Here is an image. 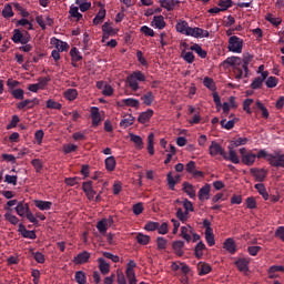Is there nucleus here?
<instances>
[{
  "mask_svg": "<svg viewBox=\"0 0 284 284\" xmlns=\"http://www.w3.org/2000/svg\"><path fill=\"white\" fill-rule=\"evenodd\" d=\"M252 59H254V55L250 53H244L243 59L233 55L226 58L224 63L226 65H230L233 70V73L235 74L236 81H241L243 79V72H244V79H247L250 77V63H252Z\"/></svg>",
  "mask_w": 284,
  "mask_h": 284,
  "instance_id": "obj_1",
  "label": "nucleus"
},
{
  "mask_svg": "<svg viewBox=\"0 0 284 284\" xmlns=\"http://www.w3.org/2000/svg\"><path fill=\"white\" fill-rule=\"evenodd\" d=\"M258 159H265L271 168H283L284 169V153L275 151L273 154L267 153L264 149L258 151Z\"/></svg>",
  "mask_w": 284,
  "mask_h": 284,
  "instance_id": "obj_2",
  "label": "nucleus"
},
{
  "mask_svg": "<svg viewBox=\"0 0 284 284\" xmlns=\"http://www.w3.org/2000/svg\"><path fill=\"white\" fill-rule=\"evenodd\" d=\"M143 81H145V74H143L141 71H135L126 77V83L133 92L139 90V82Z\"/></svg>",
  "mask_w": 284,
  "mask_h": 284,
  "instance_id": "obj_3",
  "label": "nucleus"
},
{
  "mask_svg": "<svg viewBox=\"0 0 284 284\" xmlns=\"http://www.w3.org/2000/svg\"><path fill=\"white\" fill-rule=\"evenodd\" d=\"M229 52H234L235 54H241L243 52V39L237 36H232L229 38Z\"/></svg>",
  "mask_w": 284,
  "mask_h": 284,
  "instance_id": "obj_4",
  "label": "nucleus"
},
{
  "mask_svg": "<svg viewBox=\"0 0 284 284\" xmlns=\"http://www.w3.org/2000/svg\"><path fill=\"white\" fill-rule=\"evenodd\" d=\"M240 154L242 158V163L248 168H252V165L256 163V159H258V152L257 154H254L252 151H247L245 148L240 149Z\"/></svg>",
  "mask_w": 284,
  "mask_h": 284,
  "instance_id": "obj_5",
  "label": "nucleus"
},
{
  "mask_svg": "<svg viewBox=\"0 0 284 284\" xmlns=\"http://www.w3.org/2000/svg\"><path fill=\"white\" fill-rule=\"evenodd\" d=\"M31 39L32 37H30V32L26 31L23 34L21 30L14 29L11 41H13V43H21L22 45H26V43H30Z\"/></svg>",
  "mask_w": 284,
  "mask_h": 284,
  "instance_id": "obj_6",
  "label": "nucleus"
},
{
  "mask_svg": "<svg viewBox=\"0 0 284 284\" xmlns=\"http://www.w3.org/2000/svg\"><path fill=\"white\" fill-rule=\"evenodd\" d=\"M186 37H193L194 39H207L210 37V31L203 30L199 27H189V31L186 32Z\"/></svg>",
  "mask_w": 284,
  "mask_h": 284,
  "instance_id": "obj_7",
  "label": "nucleus"
},
{
  "mask_svg": "<svg viewBox=\"0 0 284 284\" xmlns=\"http://www.w3.org/2000/svg\"><path fill=\"white\" fill-rule=\"evenodd\" d=\"M209 152L212 156H222L223 159H227V152L225 149L221 146L216 141H212L209 148Z\"/></svg>",
  "mask_w": 284,
  "mask_h": 284,
  "instance_id": "obj_8",
  "label": "nucleus"
},
{
  "mask_svg": "<svg viewBox=\"0 0 284 284\" xmlns=\"http://www.w3.org/2000/svg\"><path fill=\"white\" fill-rule=\"evenodd\" d=\"M250 172L252 176H254L255 181H258L260 183H263V181L267 179V171L265 169L252 168L250 169Z\"/></svg>",
  "mask_w": 284,
  "mask_h": 284,
  "instance_id": "obj_9",
  "label": "nucleus"
},
{
  "mask_svg": "<svg viewBox=\"0 0 284 284\" xmlns=\"http://www.w3.org/2000/svg\"><path fill=\"white\" fill-rule=\"evenodd\" d=\"M119 108H135L139 109L141 103L139 102L138 99L134 98H128V99H122L118 102Z\"/></svg>",
  "mask_w": 284,
  "mask_h": 284,
  "instance_id": "obj_10",
  "label": "nucleus"
},
{
  "mask_svg": "<svg viewBox=\"0 0 284 284\" xmlns=\"http://www.w3.org/2000/svg\"><path fill=\"white\" fill-rule=\"evenodd\" d=\"M18 232H20L23 239H31V241H34V239H37V233L34 231H29L28 229H26V225H23V223L19 224Z\"/></svg>",
  "mask_w": 284,
  "mask_h": 284,
  "instance_id": "obj_11",
  "label": "nucleus"
},
{
  "mask_svg": "<svg viewBox=\"0 0 284 284\" xmlns=\"http://www.w3.org/2000/svg\"><path fill=\"white\" fill-rule=\"evenodd\" d=\"M212 186L210 184H205L202 186L197 193L199 201H210V192Z\"/></svg>",
  "mask_w": 284,
  "mask_h": 284,
  "instance_id": "obj_12",
  "label": "nucleus"
},
{
  "mask_svg": "<svg viewBox=\"0 0 284 284\" xmlns=\"http://www.w3.org/2000/svg\"><path fill=\"white\" fill-rule=\"evenodd\" d=\"M175 30L180 34H184L185 37H187V32L190 31V24L185 20H179L175 24Z\"/></svg>",
  "mask_w": 284,
  "mask_h": 284,
  "instance_id": "obj_13",
  "label": "nucleus"
},
{
  "mask_svg": "<svg viewBox=\"0 0 284 284\" xmlns=\"http://www.w3.org/2000/svg\"><path fill=\"white\" fill-rule=\"evenodd\" d=\"M159 3L161 8H164L168 12H172L179 6V0H160Z\"/></svg>",
  "mask_w": 284,
  "mask_h": 284,
  "instance_id": "obj_14",
  "label": "nucleus"
},
{
  "mask_svg": "<svg viewBox=\"0 0 284 284\" xmlns=\"http://www.w3.org/2000/svg\"><path fill=\"white\" fill-rule=\"evenodd\" d=\"M88 261H90V253L83 251L74 257L73 263H75V265H83V263H88Z\"/></svg>",
  "mask_w": 284,
  "mask_h": 284,
  "instance_id": "obj_15",
  "label": "nucleus"
},
{
  "mask_svg": "<svg viewBox=\"0 0 284 284\" xmlns=\"http://www.w3.org/2000/svg\"><path fill=\"white\" fill-rule=\"evenodd\" d=\"M91 119H92V125L97 128L101 123V112H99L98 106L91 108Z\"/></svg>",
  "mask_w": 284,
  "mask_h": 284,
  "instance_id": "obj_16",
  "label": "nucleus"
},
{
  "mask_svg": "<svg viewBox=\"0 0 284 284\" xmlns=\"http://www.w3.org/2000/svg\"><path fill=\"white\" fill-rule=\"evenodd\" d=\"M99 6L101 7V9L99 10V12L97 13V16L93 19V26L101 24V22L104 21V19H105V14H106L105 7H103L101 4V2H99Z\"/></svg>",
  "mask_w": 284,
  "mask_h": 284,
  "instance_id": "obj_17",
  "label": "nucleus"
},
{
  "mask_svg": "<svg viewBox=\"0 0 284 284\" xmlns=\"http://www.w3.org/2000/svg\"><path fill=\"white\" fill-rule=\"evenodd\" d=\"M183 192L190 196V199H196V189H194V185H192L189 182H183Z\"/></svg>",
  "mask_w": 284,
  "mask_h": 284,
  "instance_id": "obj_18",
  "label": "nucleus"
},
{
  "mask_svg": "<svg viewBox=\"0 0 284 284\" xmlns=\"http://www.w3.org/2000/svg\"><path fill=\"white\" fill-rule=\"evenodd\" d=\"M153 115H154V110L149 109L139 115L138 121L139 123L145 124L150 121V119H152Z\"/></svg>",
  "mask_w": 284,
  "mask_h": 284,
  "instance_id": "obj_19",
  "label": "nucleus"
},
{
  "mask_svg": "<svg viewBox=\"0 0 284 284\" xmlns=\"http://www.w3.org/2000/svg\"><path fill=\"white\" fill-rule=\"evenodd\" d=\"M153 28H156L158 30H163L165 28V18L163 16H154L152 20Z\"/></svg>",
  "mask_w": 284,
  "mask_h": 284,
  "instance_id": "obj_20",
  "label": "nucleus"
},
{
  "mask_svg": "<svg viewBox=\"0 0 284 284\" xmlns=\"http://www.w3.org/2000/svg\"><path fill=\"white\" fill-rule=\"evenodd\" d=\"M199 276H205L212 272V266L205 262L197 264Z\"/></svg>",
  "mask_w": 284,
  "mask_h": 284,
  "instance_id": "obj_21",
  "label": "nucleus"
},
{
  "mask_svg": "<svg viewBox=\"0 0 284 284\" xmlns=\"http://www.w3.org/2000/svg\"><path fill=\"white\" fill-rule=\"evenodd\" d=\"M235 265L240 272H248L250 271V261L247 258H240L235 262Z\"/></svg>",
  "mask_w": 284,
  "mask_h": 284,
  "instance_id": "obj_22",
  "label": "nucleus"
},
{
  "mask_svg": "<svg viewBox=\"0 0 284 284\" xmlns=\"http://www.w3.org/2000/svg\"><path fill=\"white\" fill-rule=\"evenodd\" d=\"M34 205L36 207H38V210H41L42 212L52 209V202L50 201L36 200Z\"/></svg>",
  "mask_w": 284,
  "mask_h": 284,
  "instance_id": "obj_23",
  "label": "nucleus"
},
{
  "mask_svg": "<svg viewBox=\"0 0 284 284\" xmlns=\"http://www.w3.org/2000/svg\"><path fill=\"white\" fill-rule=\"evenodd\" d=\"M192 234H193V229L192 226H182L181 227V236L182 239H184V241H186L187 243H190L192 241Z\"/></svg>",
  "mask_w": 284,
  "mask_h": 284,
  "instance_id": "obj_24",
  "label": "nucleus"
},
{
  "mask_svg": "<svg viewBox=\"0 0 284 284\" xmlns=\"http://www.w3.org/2000/svg\"><path fill=\"white\" fill-rule=\"evenodd\" d=\"M255 190H257L258 194L264 199V201H270V193H267V189L265 184L257 183L254 185Z\"/></svg>",
  "mask_w": 284,
  "mask_h": 284,
  "instance_id": "obj_25",
  "label": "nucleus"
},
{
  "mask_svg": "<svg viewBox=\"0 0 284 284\" xmlns=\"http://www.w3.org/2000/svg\"><path fill=\"white\" fill-rule=\"evenodd\" d=\"M172 247H173L176 256H183V254H184L183 247H185V242H183V241H174L172 243Z\"/></svg>",
  "mask_w": 284,
  "mask_h": 284,
  "instance_id": "obj_26",
  "label": "nucleus"
},
{
  "mask_svg": "<svg viewBox=\"0 0 284 284\" xmlns=\"http://www.w3.org/2000/svg\"><path fill=\"white\" fill-rule=\"evenodd\" d=\"M224 250L226 252H230V254H236V243H234V240L232 237H229L224 242Z\"/></svg>",
  "mask_w": 284,
  "mask_h": 284,
  "instance_id": "obj_27",
  "label": "nucleus"
},
{
  "mask_svg": "<svg viewBox=\"0 0 284 284\" xmlns=\"http://www.w3.org/2000/svg\"><path fill=\"white\" fill-rule=\"evenodd\" d=\"M104 163L105 170H108V172H114V170L116 169V159L113 155L106 158Z\"/></svg>",
  "mask_w": 284,
  "mask_h": 284,
  "instance_id": "obj_28",
  "label": "nucleus"
},
{
  "mask_svg": "<svg viewBox=\"0 0 284 284\" xmlns=\"http://www.w3.org/2000/svg\"><path fill=\"white\" fill-rule=\"evenodd\" d=\"M98 263H99V270H100L101 274H104V275L110 274V264H108V262H105V258L99 257Z\"/></svg>",
  "mask_w": 284,
  "mask_h": 284,
  "instance_id": "obj_29",
  "label": "nucleus"
},
{
  "mask_svg": "<svg viewBox=\"0 0 284 284\" xmlns=\"http://www.w3.org/2000/svg\"><path fill=\"white\" fill-rule=\"evenodd\" d=\"M130 141H132L136 148V150H143V139L140 135L134 133H130Z\"/></svg>",
  "mask_w": 284,
  "mask_h": 284,
  "instance_id": "obj_30",
  "label": "nucleus"
},
{
  "mask_svg": "<svg viewBox=\"0 0 284 284\" xmlns=\"http://www.w3.org/2000/svg\"><path fill=\"white\" fill-rule=\"evenodd\" d=\"M190 50L195 52L201 59H205L207 57V51L203 50V48L197 43L191 45Z\"/></svg>",
  "mask_w": 284,
  "mask_h": 284,
  "instance_id": "obj_31",
  "label": "nucleus"
},
{
  "mask_svg": "<svg viewBox=\"0 0 284 284\" xmlns=\"http://www.w3.org/2000/svg\"><path fill=\"white\" fill-rule=\"evenodd\" d=\"M224 161H231V163H234L237 165V163H241V159H239V155L236 154V151L230 150L229 155L226 153V158H224Z\"/></svg>",
  "mask_w": 284,
  "mask_h": 284,
  "instance_id": "obj_32",
  "label": "nucleus"
},
{
  "mask_svg": "<svg viewBox=\"0 0 284 284\" xmlns=\"http://www.w3.org/2000/svg\"><path fill=\"white\" fill-rule=\"evenodd\" d=\"M265 19L268 21V23H271V24L274 26L275 28H278V26H281V23H283V19L276 18V17H274V14H272V13H267V14L265 16Z\"/></svg>",
  "mask_w": 284,
  "mask_h": 284,
  "instance_id": "obj_33",
  "label": "nucleus"
},
{
  "mask_svg": "<svg viewBox=\"0 0 284 284\" xmlns=\"http://www.w3.org/2000/svg\"><path fill=\"white\" fill-rule=\"evenodd\" d=\"M141 101H143L144 105H152V103H154V93H152V91H148L141 97Z\"/></svg>",
  "mask_w": 284,
  "mask_h": 284,
  "instance_id": "obj_34",
  "label": "nucleus"
},
{
  "mask_svg": "<svg viewBox=\"0 0 284 284\" xmlns=\"http://www.w3.org/2000/svg\"><path fill=\"white\" fill-rule=\"evenodd\" d=\"M70 57H71V61L73 62H79L83 60V55H81V52L79 51V49H77V47H73L70 50Z\"/></svg>",
  "mask_w": 284,
  "mask_h": 284,
  "instance_id": "obj_35",
  "label": "nucleus"
},
{
  "mask_svg": "<svg viewBox=\"0 0 284 284\" xmlns=\"http://www.w3.org/2000/svg\"><path fill=\"white\" fill-rule=\"evenodd\" d=\"M30 205L24 204L23 202H19L18 205L16 206V212L19 216H26L28 213V209Z\"/></svg>",
  "mask_w": 284,
  "mask_h": 284,
  "instance_id": "obj_36",
  "label": "nucleus"
},
{
  "mask_svg": "<svg viewBox=\"0 0 284 284\" xmlns=\"http://www.w3.org/2000/svg\"><path fill=\"white\" fill-rule=\"evenodd\" d=\"M55 48L58 52H68V50H70V44H68V42L55 39Z\"/></svg>",
  "mask_w": 284,
  "mask_h": 284,
  "instance_id": "obj_37",
  "label": "nucleus"
},
{
  "mask_svg": "<svg viewBox=\"0 0 284 284\" xmlns=\"http://www.w3.org/2000/svg\"><path fill=\"white\" fill-rule=\"evenodd\" d=\"M69 14L73 19H77V21H81V19H83V14L79 12V7L71 6L69 10Z\"/></svg>",
  "mask_w": 284,
  "mask_h": 284,
  "instance_id": "obj_38",
  "label": "nucleus"
},
{
  "mask_svg": "<svg viewBox=\"0 0 284 284\" xmlns=\"http://www.w3.org/2000/svg\"><path fill=\"white\" fill-rule=\"evenodd\" d=\"M77 97H79V91H77V89H68L64 91V98L68 101H74Z\"/></svg>",
  "mask_w": 284,
  "mask_h": 284,
  "instance_id": "obj_39",
  "label": "nucleus"
},
{
  "mask_svg": "<svg viewBox=\"0 0 284 284\" xmlns=\"http://www.w3.org/2000/svg\"><path fill=\"white\" fill-rule=\"evenodd\" d=\"M130 125H134V116L132 114L126 115V118L122 119L120 122L121 128H130Z\"/></svg>",
  "mask_w": 284,
  "mask_h": 284,
  "instance_id": "obj_40",
  "label": "nucleus"
},
{
  "mask_svg": "<svg viewBox=\"0 0 284 284\" xmlns=\"http://www.w3.org/2000/svg\"><path fill=\"white\" fill-rule=\"evenodd\" d=\"M203 85L207 88V90H211V92H214L216 90V83H214V80L210 77L204 78Z\"/></svg>",
  "mask_w": 284,
  "mask_h": 284,
  "instance_id": "obj_41",
  "label": "nucleus"
},
{
  "mask_svg": "<svg viewBox=\"0 0 284 284\" xmlns=\"http://www.w3.org/2000/svg\"><path fill=\"white\" fill-rule=\"evenodd\" d=\"M148 152L151 156H154V133H150L148 136Z\"/></svg>",
  "mask_w": 284,
  "mask_h": 284,
  "instance_id": "obj_42",
  "label": "nucleus"
},
{
  "mask_svg": "<svg viewBox=\"0 0 284 284\" xmlns=\"http://www.w3.org/2000/svg\"><path fill=\"white\" fill-rule=\"evenodd\" d=\"M74 278L78 284L88 283V277L85 276V273L83 271L75 272Z\"/></svg>",
  "mask_w": 284,
  "mask_h": 284,
  "instance_id": "obj_43",
  "label": "nucleus"
},
{
  "mask_svg": "<svg viewBox=\"0 0 284 284\" xmlns=\"http://www.w3.org/2000/svg\"><path fill=\"white\" fill-rule=\"evenodd\" d=\"M203 250H205V244L203 242H199L194 248L196 258H203Z\"/></svg>",
  "mask_w": 284,
  "mask_h": 284,
  "instance_id": "obj_44",
  "label": "nucleus"
},
{
  "mask_svg": "<svg viewBox=\"0 0 284 284\" xmlns=\"http://www.w3.org/2000/svg\"><path fill=\"white\" fill-rule=\"evenodd\" d=\"M17 108H18V110H26V108H27V110H32V108H34V106L32 104V101L30 99H27L22 102H19L17 104Z\"/></svg>",
  "mask_w": 284,
  "mask_h": 284,
  "instance_id": "obj_45",
  "label": "nucleus"
},
{
  "mask_svg": "<svg viewBox=\"0 0 284 284\" xmlns=\"http://www.w3.org/2000/svg\"><path fill=\"white\" fill-rule=\"evenodd\" d=\"M217 6L222 9V12H225V10H230L234 6V2L232 0H220Z\"/></svg>",
  "mask_w": 284,
  "mask_h": 284,
  "instance_id": "obj_46",
  "label": "nucleus"
},
{
  "mask_svg": "<svg viewBox=\"0 0 284 284\" xmlns=\"http://www.w3.org/2000/svg\"><path fill=\"white\" fill-rule=\"evenodd\" d=\"M2 17L4 19H11V17H14V11H12V6L6 4L3 10H2Z\"/></svg>",
  "mask_w": 284,
  "mask_h": 284,
  "instance_id": "obj_47",
  "label": "nucleus"
},
{
  "mask_svg": "<svg viewBox=\"0 0 284 284\" xmlns=\"http://www.w3.org/2000/svg\"><path fill=\"white\" fill-rule=\"evenodd\" d=\"M31 165L34 168L36 172L40 174V172L43 170V161L39 159H33L31 161Z\"/></svg>",
  "mask_w": 284,
  "mask_h": 284,
  "instance_id": "obj_48",
  "label": "nucleus"
},
{
  "mask_svg": "<svg viewBox=\"0 0 284 284\" xmlns=\"http://www.w3.org/2000/svg\"><path fill=\"white\" fill-rule=\"evenodd\" d=\"M126 278L129 281V284H136V273L132 270L125 271Z\"/></svg>",
  "mask_w": 284,
  "mask_h": 284,
  "instance_id": "obj_49",
  "label": "nucleus"
},
{
  "mask_svg": "<svg viewBox=\"0 0 284 284\" xmlns=\"http://www.w3.org/2000/svg\"><path fill=\"white\" fill-rule=\"evenodd\" d=\"M136 241L140 245H148L150 243V236L143 233H139L136 236Z\"/></svg>",
  "mask_w": 284,
  "mask_h": 284,
  "instance_id": "obj_50",
  "label": "nucleus"
},
{
  "mask_svg": "<svg viewBox=\"0 0 284 284\" xmlns=\"http://www.w3.org/2000/svg\"><path fill=\"white\" fill-rule=\"evenodd\" d=\"M266 88H276L278 85V78L276 77H268L265 81Z\"/></svg>",
  "mask_w": 284,
  "mask_h": 284,
  "instance_id": "obj_51",
  "label": "nucleus"
},
{
  "mask_svg": "<svg viewBox=\"0 0 284 284\" xmlns=\"http://www.w3.org/2000/svg\"><path fill=\"white\" fill-rule=\"evenodd\" d=\"M166 181H168L169 187H170L172 191H174L175 187H176L178 181H175L174 176L172 175V172H169V173L166 174Z\"/></svg>",
  "mask_w": 284,
  "mask_h": 284,
  "instance_id": "obj_52",
  "label": "nucleus"
},
{
  "mask_svg": "<svg viewBox=\"0 0 284 284\" xmlns=\"http://www.w3.org/2000/svg\"><path fill=\"white\" fill-rule=\"evenodd\" d=\"M102 32L111 34V37H114V34H116V31L114 30V28H112L110 22H104V24L102 26Z\"/></svg>",
  "mask_w": 284,
  "mask_h": 284,
  "instance_id": "obj_53",
  "label": "nucleus"
},
{
  "mask_svg": "<svg viewBox=\"0 0 284 284\" xmlns=\"http://www.w3.org/2000/svg\"><path fill=\"white\" fill-rule=\"evenodd\" d=\"M263 80H261V77H257L253 80L251 83V89L252 90H261L263 88Z\"/></svg>",
  "mask_w": 284,
  "mask_h": 284,
  "instance_id": "obj_54",
  "label": "nucleus"
},
{
  "mask_svg": "<svg viewBox=\"0 0 284 284\" xmlns=\"http://www.w3.org/2000/svg\"><path fill=\"white\" fill-rule=\"evenodd\" d=\"M47 108L49 110H61L62 105H61V103L50 99L47 101Z\"/></svg>",
  "mask_w": 284,
  "mask_h": 284,
  "instance_id": "obj_55",
  "label": "nucleus"
},
{
  "mask_svg": "<svg viewBox=\"0 0 284 284\" xmlns=\"http://www.w3.org/2000/svg\"><path fill=\"white\" fill-rule=\"evenodd\" d=\"M190 213H187L186 211L183 212V209H178L176 211V217L179 219V221H181L182 223H185V221H187V216Z\"/></svg>",
  "mask_w": 284,
  "mask_h": 284,
  "instance_id": "obj_56",
  "label": "nucleus"
},
{
  "mask_svg": "<svg viewBox=\"0 0 284 284\" xmlns=\"http://www.w3.org/2000/svg\"><path fill=\"white\" fill-rule=\"evenodd\" d=\"M205 241H206V243H207V245L210 247L215 245L216 242L214 241V233H213V231L205 232Z\"/></svg>",
  "mask_w": 284,
  "mask_h": 284,
  "instance_id": "obj_57",
  "label": "nucleus"
},
{
  "mask_svg": "<svg viewBox=\"0 0 284 284\" xmlns=\"http://www.w3.org/2000/svg\"><path fill=\"white\" fill-rule=\"evenodd\" d=\"M13 99H17L18 101H23L24 99V92L23 89H16L11 92Z\"/></svg>",
  "mask_w": 284,
  "mask_h": 284,
  "instance_id": "obj_58",
  "label": "nucleus"
},
{
  "mask_svg": "<svg viewBox=\"0 0 284 284\" xmlns=\"http://www.w3.org/2000/svg\"><path fill=\"white\" fill-rule=\"evenodd\" d=\"M51 79L50 78H39L38 79V87L40 90H45L48 88V83H50Z\"/></svg>",
  "mask_w": 284,
  "mask_h": 284,
  "instance_id": "obj_59",
  "label": "nucleus"
},
{
  "mask_svg": "<svg viewBox=\"0 0 284 284\" xmlns=\"http://www.w3.org/2000/svg\"><path fill=\"white\" fill-rule=\"evenodd\" d=\"M234 120L227 121L226 119L221 120L220 125L224 128V130H232L234 128Z\"/></svg>",
  "mask_w": 284,
  "mask_h": 284,
  "instance_id": "obj_60",
  "label": "nucleus"
},
{
  "mask_svg": "<svg viewBox=\"0 0 284 284\" xmlns=\"http://www.w3.org/2000/svg\"><path fill=\"white\" fill-rule=\"evenodd\" d=\"M132 210H133V214H135V216L143 214V210H144L143 202L134 204Z\"/></svg>",
  "mask_w": 284,
  "mask_h": 284,
  "instance_id": "obj_61",
  "label": "nucleus"
},
{
  "mask_svg": "<svg viewBox=\"0 0 284 284\" xmlns=\"http://www.w3.org/2000/svg\"><path fill=\"white\" fill-rule=\"evenodd\" d=\"M182 59H184L186 63H194V53L190 51L189 52L183 51Z\"/></svg>",
  "mask_w": 284,
  "mask_h": 284,
  "instance_id": "obj_62",
  "label": "nucleus"
},
{
  "mask_svg": "<svg viewBox=\"0 0 284 284\" xmlns=\"http://www.w3.org/2000/svg\"><path fill=\"white\" fill-rule=\"evenodd\" d=\"M245 203L248 210H256V199H254V196L247 197Z\"/></svg>",
  "mask_w": 284,
  "mask_h": 284,
  "instance_id": "obj_63",
  "label": "nucleus"
},
{
  "mask_svg": "<svg viewBox=\"0 0 284 284\" xmlns=\"http://www.w3.org/2000/svg\"><path fill=\"white\" fill-rule=\"evenodd\" d=\"M158 250H165L168 247V240L165 237H158Z\"/></svg>",
  "mask_w": 284,
  "mask_h": 284,
  "instance_id": "obj_64",
  "label": "nucleus"
}]
</instances>
